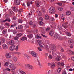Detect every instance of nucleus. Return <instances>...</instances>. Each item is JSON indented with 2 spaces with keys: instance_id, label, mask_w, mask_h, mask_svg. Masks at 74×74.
Returning <instances> with one entry per match:
<instances>
[{
  "instance_id": "obj_48",
  "label": "nucleus",
  "mask_w": 74,
  "mask_h": 74,
  "mask_svg": "<svg viewBox=\"0 0 74 74\" xmlns=\"http://www.w3.org/2000/svg\"><path fill=\"white\" fill-rule=\"evenodd\" d=\"M70 10L71 11H74V8L73 7H71L70 8Z\"/></svg>"
},
{
  "instance_id": "obj_25",
  "label": "nucleus",
  "mask_w": 74,
  "mask_h": 74,
  "mask_svg": "<svg viewBox=\"0 0 74 74\" xmlns=\"http://www.w3.org/2000/svg\"><path fill=\"white\" fill-rule=\"evenodd\" d=\"M27 40V38L24 37L22 38L21 40L22 41H25V40Z\"/></svg>"
},
{
  "instance_id": "obj_35",
  "label": "nucleus",
  "mask_w": 74,
  "mask_h": 74,
  "mask_svg": "<svg viewBox=\"0 0 74 74\" xmlns=\"http://www.w3.org/2000/svg\"><path fill=\"white\" fill-rule=\"evenodd\" d=\"M9 13L10 15H12V10H10L9 12Z\"/></svg>"
},
{
  "instance_id": "obj_17",
  "label": "nucleus",
  "mask_w": 74,
  "mask_h": 74,
  "mask_svg": "<svg viewBox=\"0 0 74 74\" xmlns=\"http://www.w3.org/2000/svg\"><path fill=\"white\" fill-rule=\"evenodd\" d=\"M36 38L40 39L41 38V36L38 34H37L36 35Z\"/></svg>"
},
{
  "instance_id": "obj_56",
  "label": "nucleus",
  "mask_w": 74,
  "mask_h": 74,
  "mask_svg": "<svg viewBox=\"0 0 74 74\" xmlns=\"http://www.w3.org/2000/svg\"><path fill=\"white\" fill-rule=\"evenodd\" d=\"M17 65H18V66H21V63H20V62L19 61H17Z\"/></svg>"
},
{
  "instance_id": "obj_61",
  "label": "nucleus",
  "mask_w": 74,
  "mask_h": 74,
  "mask_svg": "<svg viewBox=\"0 0 74 74\" xmlns=\"http://www.w3.org/2000/svg\"><path fill=\"white\" fill-rule=\"evenodd\" d=\"M18 49H19V48H18V46H17L16 48V50L18 51Z\"/></svg>"
},
{
  "instance_id": "obj_28",
  "label": "nucleus",
  "mask_w": 74,
  "mask_h": 74,
  "mask_svg": "<svg viewBox=\"0 0 74 74\" xmlns=\"http://www.w3.org/2000/svg\"><path fill=\"white\" fill-rule=\"evenodd\" d=\"M66 34L68 36H69V37H70L71 36V34L70 32H66Z\"/></svg>"
},
{
  "instance_id": "obj_5",
  "label": "nucleus",
  "mask_w": 74,
  "mask_h": 74,
  "mask_svg": "<svg viewBox=\"0 0 74 74\" xmlns=\"http://www.w3.org/2000/svg\"><path fill=\"white\" fill-rule=\"evenodd\" d=\"M31 55L33 57H37V54L35 53L34 51H32L31 52Z\"/></svg>"
},
{
  "instance_id": "obj_38",
  "label": "nucleus",
  "mask_w": 74,
  "mask_h": 74,
  "mask_svg": "<svg viewBox=\"0 0 74 74\" xmlns=\"http://www.w3.org/2000/svg\"><path fill=\"white\" fill-rule=\"evenodd\" d=\"M9 67L10 68H12V67H13V65L12 64L10 63L9 64Z\"/></svg>"
},
{
  "instance_id": "obj_46",
  "label": "nucleus",
  "mask_w": 74,
  "mask_h": 74,
  "mask_svg": "<svg viewBox=\"0 0 74 74\" xmlns=\"http://www.w3.org/2000/svg\"><path fill=\"white\" fill-rule=\"evenodd\" d=\"M58 9L59 11H62L63 10V8L61 7H59L58 8Z\"/></svg>"
},
{
  "instance_id": "obj_1",
  "label": "nucleus",
  "mask_w": 74,
  "mask_h": 74,
  "mask_svg": "<svg viewBox=\"0 0 74 74\" xmlns=\"http://www.w3.org/2000/svg\"><path fill=\"white\" fill-rule=\"evenodd\" d=\"M49 11L50 14H53L56 12V10H55V8L53 7H51L50 8V9L49 10Z\"/></svg>"
},
{
  "instance_id": "obj_37",
  "label": "nucleus",
  "mask_w": 74,
  "mask_h": 74,
  "mask_svg": "<svg viewBox=\"0 0 74 74\" xmlns=\"http://www.w3.org/2000/svg\"><path fill=\"white\" fill-rule=\"evenodd\" d=\"M71 14V12L70 11H68L66 12V15H70Z\"/></svg>"
},
{
  "instance_id": "obj_36",
  "label": "nucleus",
  "mask_w": 74,
  "mask_h": 74,
  "mask_svg": "<svg viewBox=\"0 0 74 74\" xmlns=\"http://www.w3.org/2000/svg\"><path fill=\"white\" fill-rule=\"evenodd\" d=\"M61 68H59L58 69L57 71L58 73H60V72L61 71Z\"/></svg>"
},
{
  "instance_id": "obj_47",
  "label": "nucleus",
  "mask_w": 74,
  "mask_h": 74,
  "mask_svg": "<svg viewBox=\"0 0 74 74\" xmlns=\"http://www.w3.org/2000/svg\"><path fill=\"white\" fill-rule=\"evenodd\" d=\"M25 58H26L29 59V57H30V56H29L28 55H25Z\"/></svg>"
},
{
  "instance_id": "obj_23",
  "label": "nucleus",
  "mask_w": 74,
  "mask_h": 74,
  "mask_svg": "<svg viewBox=\"0 0 74 74\" xmlns=\"http://www.w3.org/2000/svg\"><path fill=\"white\" fill-rule=\"evenodd\" d=\"M12 59L14 62H16L17 61V58H16V57H13Z\"/></svg>"
},
{
  "instance_id": "obj_39",
  "label": "nucleus",
  "mask_w": 74,
  "mask_h": 74,
  "mask_svg": "<svg viewBox=\"0 0 74 74\" xmlns=\"http://www.w3.org/2000/svg\"><path fill=\"white\" fill-rule=\"evenodd\" d=\"M57 4H58L59 6H62V3H61L58 2L57 3Z\"/></svg>"
},
{
  "instance_id": "obj_54",
  "label": "nucleus",
  "mask_w": 74,
  "mask_h": 74,
  "mask_svg": "<svg viewBox=\"0 0 74 74\" xmlns=\"http://www.w3.org/2000/svg\"><path fill=\"white\" fill-rule=\"evenodd\" d=\"M15 53L17 54V55H21V53L19 52H16Z\"/></svg>"
},
{
  "instance_id": "obj_51",
  "label": "nucleus",
  "mask_w": 74,
  "mask_h": 74,
  "mask_svg": "<svg viewBox=\"0 0 74 74\" xmlns=\"http://www.w3.org/2000/svg\"><path fill=\"white\" fill-rule=\"evenodd\" d=\"M5 25L7 26H10V24L8 23H5Z\"/></svg>"
},
{
  "instance_id": "obj_31",
  "label": "nucleus",
  "mask_w": 74,
  "mask_h": 74,
  "mask_svg": "<svg viewBox=\"0 0 74 74\" xmlns=\"http://www.w3.org/2000/svg\"><path fill=\"white\" fill-rule=\"evenodd\" d=\"M22 34L21 33H18L17 34V36L18 37H21L22 36Z\"/></svg>"
},
{
  "instance_id": "obj_49",
  "label": "nucleus",
  "mask_w": 74,
  "mask_h": 74,
  "mask_svg": "<svg viewBox=\"0 0 74 74\" xmlns=\"http://www.w3.org/2000/svg\"><path fill=\"white\" fill-rule=\"evenodd\" d=\"M34 32L35 33V34H36V33H37V32H38V31L37 30V29H34L33 30Z\"/></svg>"
},
{
  "instance_id": "obj_29",
  "label": "nucleus",
  "mask_w": 74,
  "mask_h": 74,
  "mask_svg": "<svg viewBox=\"0 0 74 74\" xmlns=\"http://www.w3.org/2000/svg\"><path fill=\"white\" fill-rule=\"evenodd\" d=\"M63 29H60V30H59V32L60 34H62L63 33Z\"/></svg>"
},
{
  "instance_id": "obj_24",
  "label": "nucleus",
  "mask_w": 74,
  "mask_h": 74,
  "mask_svg": "<svg viewBox=\"0 0 74 74\" xmlns=\"http://www.w3.org/2000/svg\"><path fill=\"white\" fill-rule=\"evenodd\" d=\"M12 8L14 11H16L17 9L16 7H12Z\"/></svg>"
},
{
  "instance_id": "obj_58",
  "label": "nucleus",
  "mask_w": 74,
  "mask_h": 74,
  "mask_svg": "<svg viewBox=\"0 0 74 74\" xmlns=\"http://www.w3.org/2000/svg\"><path fill=\"white\" fill-rule=\"evenodd\" d=\"M38 64L39 65L40 67H42V65H41V64H40V62H38Z\"/></svg>"
},
{
  "instance_id": "obj_34",
  "label": "nucleus",
  "mask_w": 74,
  "mask_h": 74,
  "mask_svg": "<svg viewBox=\"0 0 74 74\" xmlns=\"http://www.w3.org/2000/svg\"><path fill=\"white\" fill-rule=\"evenodd\" d=\"M17 31L16 30H14L13 31V33L14 34H16L17 33Z\"/></svg>"
},
{
  "instance_id": "obj_8",
  "label": "nucleus",
  "mask_w": 74,
  "mask_h": 74,
  "mask_svg": "<svg viewBox=\"0 0 74 74\" xmlns=\"http://www.w3.org/2000/svg\"><path fill=\"white\" fill-rule=\"evenodd\" d=\"M6 57L8 59H10L11 58V54L10 53H8L6 54Z\"/></svg>"
},
{
  "instance_id": "obj_11",
  "label": "nucleus",
  "mask_w": 74,
  "mask_h": 74,
  "mask_svg": "<svg viewBox=\"0 0 74 74\" xmlns=\"http://www.w3.org/2000/svg\"><path fill=\"white\" fill-rule=\"evenodd\" d=\"M49 34L51 36H53L54 34V32H53V30H51L49 32Z\"/></svg>"
},
{
  "instance_id": "obj_10",
  "label": "nucleus",
  "mask_w": 74,
  "mask_h": 74,
  "mask_svg": "<svg viewBox=\"0 0 74 74\" xmlns=\"http://www.w3.org/2000/svg\"><path fill=\"white\" fill-rule=\"evenodd\" d=\"M15 49V46L14 45H12L10 47V51H14Z\"/></svg>"
},
{
  "instance_id": "obj_7",
  "label": "nucleus",
  "mask_w": 74,
  "mask_h": 74,
  "mask_svg": "<svg viewBox=\"0 0 74 74\" xmlns=\"http://www.w3.org/2000/svg\"><path fill=\"white\" fill-rule=\"evenodd\" d=\"M68 42L69 44L73 45V44H74V41L73 39H71Z\"/></svg>"
},
{
  "instance_id": "obj_60",
  "label": "nucleus",
  "mask_w": 74,
  "mask_h": 74,
  "mask_svg": "<svg viewBox=\"0 0 74 74\" xmlns=\"http://www.w3.org/2000/svg\"><path fill=\"white\" fill-rule=\"evenodd\" d=\"M39 24L40 25H43L44 23H43V22H42V21H40L39 22Z\"/></svg>"
},
{
  "instance_id": "obj_62",
  "label": "nucleus",
  "mask_w": 74,
  "mask_h": 74,
  "mask_svg": "<svg viewBox=\"0 0 74 74\" xmlns=\"http://www.w3.org/2000/svg\"><path fill=\"white\" fill-rule=\"evenodd\" d=\"M33 22L32 21H30L29 23V24L30 25H33Z\"/></svg>"
},
{
  "instance_id": "obj_15",
  "label": "nucleus",
  "mask_w": 74,
  "mask_h": 74,
  "mask_svg": "<svg viewBox=\"0 0 74 74\" xmlns=\"http://www.w3.org/2000/svg\"><path fill=\"white\" fill-rule=\"evenodd\" d=\"M10 45H13L14 44V40H10L9 42Z\"/></svg>"
},
{
  "instance_id": "obj_12",
  "label": "nucleus",
  "mask_w": 74,
  "mask_h": 74,
  "mask_svg": "<svg viewBox=\"0 0 74 74\" xmlns=\"http://www.w3.org/2000/svg\"><path fill=\"white\" fill-rule=\"evenodd\" d=\"M7 33V29H5L2 31V34L4 35H5Z\"/></svg>"
},
{
  "instance_id": "obj_2",
  "label": "nucleus",
  "mask_w": 74,
  "mask_h": 74,
  "mask_svg": "<svg viewBox=\"0 0 74 74\" xmlns=\"http://www.w3.org/2000/svg\"><path fill=\"white\" fill-rule=\"evenodd\" d=\"M51 49L52 51V54L53 56H56V54L53 52H55V51H56V49H55V47L54 46V45H53L52 46H51Z\"/></svg>"
},
{
  "instance_id": "obj_9",
  "label": "nucleus",
  "mask_w": 74,
  "mask_h": 74,
  "mask_svg": "<svg viewBox=\"0 0 74 74\" xmlns=\"http://www.w3.org/2000/svg\"><path fill=\"white\" fill-rule=\"evenodd\" d=\"M2 47L4 49H7V45L5 43L3 44L2 45Z\"/></svg>"
},
{
  "instance_id": "obj_50",
  "label": "nucleus",
  "mask_w": 74,
  "mask_h": 74,
  "mask_svg": "<svg viewBox=\"0 0 74 74\" xmlns=\"http://www.w3.org/2000/svg\"><path fill=\"white\" fill-rule=\"evenodd\" d=\"M12 68L11 69L12 70H15V69H16V67L15 66H14L12 67Z\"/></svg>"
},
{
  "instance_id": "obj_16",
  "label": "nucleus",
  "mask_w": 74,
  "mask_h": 74,
  "mask_svg": "<svg viewBox=\"0 0 74 74\" xmlns=\"http://www.w3.org/2000/svg\"><path fill=\"white\" fill-rule=\"evenodd\" d=\"M1 42L2 43H5V39L3 38H1Z\"/></svg>"
},
{
  "instance_id": "obj_33",
  "label": "nucleus",
  "mask_w": 74,
  "mask_h": 74,
  "mask_svg": "<svg viewBox=\"0 0 74 74\" xmlns=\"http://www.w3.org/2000/svg\"><path fill=\"white\" fill-rule=\"evenodd\" d=\"M45 19H49V16L48 15H46L45 16Z\"/></svg>"
},
{
  "instance_id": "obj_59",
  "label": "nucleus",
  "mask_w": 74,
  "mask_h": 74,
  "mask_svg": "<svg viewBox=\"0 0 74 74\" xmlns=\"http://www.w3.org/2000/svg\"><path fill=\"white\" fill-rule=\"evenodd\" d=\"M29 25H26L25 26V27L26 28H29Z\"/></svg>"
},
{
  "instance_id": "obj_64",
  "label": "nucleus",
  "mask_w": 74,
  "mask_h": 74,
  "mask_svg": "<svg viewBox=\"0 0 74 74\" xmlns=\"http://www.w3.org/2000/svg\"><path fill=\"white\" fill-rule=\"evenodd\" d=\"M46 42L47 44H49L50 43L49 41V40H47V41Z\"/></svg>"
},
{
  "instance_id": "obj_53",
  "label": "nucleus",
  "mask_w": 74,
  "mask_h": 74,
  "mask_svg": "<svg viewBox=\"0 0 74 74\" xmlns=\"http://www.w3.org/2000/svg\"><path fill=\"white\" fill-rule=\"evenodd\" d=\"M16 23H14V24L13 25H12L11 26V27H13V26H16Z\"/></svg>"
},
{
  "instance_id": "obj_57",
  "label": "nucleus",
  "mask_w": 74,
  "mask_h": 74,
  "mask_svg": "<svg viewBox=\"0 0 74 74\" xmlns=\"http://www.w3.org/2000/svg\"><path fill=\"white\" fill-rule=\"evenodd\" d=\"M19 12H23V9H21L19 10H18Z\"/></svg>"
},
{
  "instance_id": "obj_3",
  "label": "nucleus",
  "mask_w": 74,
  "mask_h": 74,
  "mask_svg": "<svg viewBox=\"0 0 74 74\" xmlns=\"http://www.w3.org/2000/svg\"><path fill=\"white\" fill-rule=\"evenodd\" d=\"M25 66L26 67H27V68H28V69L30 70H33V66L30 64H26L25 65Z\"/></svg>"
},
{
  "instance_id": "obj_42",
  "label": "nucleus",
  "mask_w": 74,
  "mask_h": 74,
  "mask_svg": "<svg viewBox=\"0 0 74 74\" xmlns=\"http://www.w3.org/2000/svg\"><path fill=\"white\" fill-rule=\"evenodd\" d=\"M60 52H64V49L62 47H61Z\"/></svg>"
},
{
  "instance_id": "obj_13",
  "label": "nucleus",
  "mask_w": 74,
  "mask_h": 74,
  "mask_svg": "<svg viewBox=\"0 0 74 74\" xmlns=\"http://www.w3.org/2000/svg\"><path fill=\"white\" fill-rule=\"evenodd\" d=\"M35 3L36 4V5L38 7H40V6L41 5L40 2H37L36 3V2H35Z\"/></svg>"
},
{
  "instance_id": "obj_52",
  "label": "nucleus",
  "mask_w": 74,
  "mask_h": 74,
  "mask_svg": "<svg viewBox=\"0 0 74 74\" xmlns=\"http://www.w3.org/2000/svg\"><path fill=\"white\" fill-rule=\"evenodd\" d=\"M18 22L19 23H22L23 22V21L21 19H20L18 20Z\"/></svg>"
},
{
  "instance_id": "obj_44",
  "label": "nucleus",
  "mask_w": 74,
  "mask_h": 74,
  "mask_svg": "<svg viewBox=\"0 0 74 74\" xmlns=\"http://www.w3.org/2000/svg\"><path fill=\"white\" fill-rule=\"evenodd\" d=\"M5 28L3 26H0V29L1 30H3Z\"/></svg>"
},
{
  "instance_id": "obj_26",
  "label": "nucleus",
  "mask_w": 74,
  "mask_h": 74,
  "mask_svg": "<svg viewBox=\"0 0 74 74\" xmlns=\"http://www.w3.org/2000/svg\"><path fill=\"white\" fill-rule=\"evenodd\" d=\"M18 27L19 29H22V28H23V27L22 25H19L18 26Z\"/></svg>"
},
{
  "instance_id": "obj_14",
  "label": "nucleus",
  "mask_w": 74,
  "mask_h": 74,
  "mask_svg": "<svg viewBox=\"0 0 74 74\" xmlns=\"http://www.w3.org/2000/svg\"><path fill=\"white\" fill-rule=\"evenodd\" d=\"M62 26L64 28H65V29H67V25L65 23H63L62 24Z\"/></svg>"
},
{
  "instance_id": "obj_55",
  "label": "nucleus",
  "mask_w": 74,
  "mask_h": 74,
  "mask_svg": "<svg viewBox=\"0 0 74 74\" xmlns=\"http://www.w3.org/2000/svg\"><path fill=\"white\" fill-rule=\"evenodd\" d=\"M50 30H51V28H47L46 29V30L47 31H49Z\"/></svg>"
},
{
  "instance_id": "obj_63",
  "label": "nucleus",
  "mask_w": 74,
  "mask_h": 74,
  "mask_svg": "<svg viewBox=\"0 0 74 74\" xmlns=\"http://www.w3.org/2000/svg\"><path fill=\"white\" fill-rule=\"evenodd\" d=\"M40 48H44V46L42 45H40Z\"/></svg>"
},
{
  "instance_id": "obj_6",
  "label": "nucleus",
  "mask_w": 74,
  "mask_h": 74,
  "mask_svg": "<svg viewBox=\"0 0 74 74\" xmlns=\"http://www.w3.org/2000/svg\"><path fill=\"white\" fill-rule=\"evenodd\" d=\"M20 0H16L14 2V4L15 5H19L20 4Z\"/></svg>"
},
{
  "instance_id": "obj_18",
  "label": "nucleus",
  "mask_w": 74,
  "mask_h": 74,
  "mask_svg": "<svg viewBox=\"0 0 74 74\" xmlns=\"http://www.w3.org/2000/svg\"><path fill=\"white\" fill-rule=\"evenodd\" d=\"M37 41V42H38V44L40 45L41 44H42V41H41V40H38Z\"/></svg>"
},
{
  "instance_id": "obj_21",
  "label": "nucleus",
  "mask_w": 74,
  "mask_h": 74,
  "mask_svg": "<svg viewBox=\"0 0 74 74\" xmlns=\"http://www.w3.org/2000/svg\"><path fill=\"white\" fill-rule=\"evenodd\" d=\"M51 67L53 69L55 67V63H52L51 64Z\"/></svg>"
},
{
  "instance_id": "obj_20",
  "label": "nucleus",
  "mask_w": 74,
  "mask_h": 74,
  "mask_svg": "<svg viewBox=\"0 0 74 74\" xmlns=\"http://www.w3.org/2000/svg\"><path fill=\"white\" fill-rule=\"evenodd\" d=\"M37 13L38 14V16H41L42 15H41V12H40L39 11H37Z\"/></svg>"
},
{
  "instance_id": "obj_4",
  "label": "nucleus",
  "mask_w": 74,
  "mask_h": 74,
  "mask_svg": "<svg viewBox=\"0 0 74 74\" xmlns=\"http://www.w3.org/2000/svg\"><path fill=\"white\" fill-rule=\"evenodd\" d=\"M55 38L56 39H58L59 40H62V38L60 37L59 35L58 34H55Z\"/></svg>"
},
{
  "instance_id": "obj_27",
  "label": "nucleus",
  "mask_w": 74,
  "mask_h": 74,
  "mask_svg": "<svg viewBox=\"0 0 74 74\" xmlns=\"http://www.w3.org/2000/svg\"><path fill=\"white\" fill-rule=\"evenodd\" d=\"M58 29L59 30H60L62 29V26H60V25H58Z\"/></svg>"
},
{
  "instance_id": "obj_43",
  "label": "nucleus",
  "mask_w": 74,
  "mask_h": 74,
  "mask_svg": "<svg viewBox=\"0 0 74 74\" xmlns=\"http://www.w3.org/2000/svg\"><path fill=\"white\" fill-rule=\"evenodd\" d=\"M47 74H52V73L51 71L50 70H49L48 71V73Z\"/></svg>"
},
{
  "instance_id": "obj_19",
  "label": "nucleus",
  "mask_w": 74,
  "mask_h": 74,
  "mask_svg": "<svg viewBox=\"0 0 74 74\" xmlns=\"http://www.w3.org/2000/svg\"><path fill=\"white\" fill-rule=\"evenodd\" d=\"M56 59L58 61H59L60 60V56H58L56 58Z\"/></svg>"
},
{
  "instance_id": "obj_32",
  "label": "nucleus",
  "mask_w": 74,
  "mask_h": 74,
  "mask_svg": "<svg viewBox=\"0 0 74 74\" xmlns=\"http://www.w3.org/2000/svg\"><path fill=\"white\" fill-rule=\"evenodd\" d=\"M8 64H9V62H6L5 64H4V66L5 67L6 66H8Z\"/></svg>"
},
{
  "instance_id": "obj_45",
  "label": "nucleus",
  "mask_w": 74,
  "mask_h": 74,
  "mask_svg": "<svg viewBox=\"0 0 74 74\" xmlns=\"http://www.w3.org/2000/svg\"><path fill=\"white\" fill-rule=\"evenodd\" d=\"M48 57L49 58V59H52V56L51 55H49V56Z\"/></svg>"
},
{
  "instance_id": "obj_40",
  "label": "nucleus",
  "mask_w": 74,
  "mask_h": 74,
  "mask_svg": "<svg viewBox=\"0 0 74 74\" xmlns=\"http://www.w3.org/2000/svg\"><path fill=\"white\" fill-rule=\"evenodd\" d=\"M69 51L72 55H74V52H72V51L71 50H69Z\"/></svg>"
},
{
  "instance_id": "obj_41",
  "label": "nucleus",
  "mask_w": 74,
  "mask_h": 74,
  "mask_svg": "<svg viewBox=\"0 0 74 74\" xmlns=\"http://www.w3.org/2000/svg\"><path fill=\"white\" fill-rule=\"evenodd\" d=\"M16 19H17V18H16V17L15 16H14L12 18V20H16Z\"/></svg>"
},
{
  "instance_id": "obj_22",
  "label": "nucleus",
  "mask_w": 74,
  "mask_h": 74,
  "mask_svg": "<svg viewBox=\"0 0 74 74\" xmlns=\"http://www.w3.org/2000/svg\"><path fill=\"white\" fill-rule=\"evenodd\" d=\"M33 36L32 34H30L28 35V37L29 38H33Z\"/></svg>"
},
{
  "instance_id": "obj_30",
  "label": "nucleus",
  "mask_w": 74,
  "mask_h": 74,
  "mask_svg": "<svg viewBox=\"0 0 74 74\" xmlns=\"http://www.w3.org/2000/svg\"><path fill=\"white\" fill-rule=\"evenodd\" d=\"M19 37H18V36L15 37L14 38V40H19Z\"/></svg>"
}]
</instances>
